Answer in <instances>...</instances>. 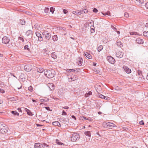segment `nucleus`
<instances>
[{
	"mask_svg": "<svg viewBox=\"0 0 148 148\" xmlns=\"http://www.w3.org/2000/svg\"><path fill=\"white\" fill-rule=\"evenodd\" d=\"M52 124L53 125L57 126L58 127H60V124L58 121H55L52 123Z\"/></svg>",
	"mask_w": 148,
	"mask_h": 148,
	"instance_id": "nucleus-17",
	"label": "nucleus"
},
{
	"mask_svg": "<svg viewBox=\"0 0 148 148\" xmlns=\"http://www.w3.org/2000/svg\"><path fill=\"white\" fill-rule=\"evenodd\" d=\"M52 39L54 41H57L58 40V37L56 35H54L52 37Z\"/></svg>",
	"mask_w": 148,
	"mask_h": 148,
	"instance_id": "nucleus-26",
	"label": "nucleus"
},
{
	"mask_svg": "<svg viewBox=\"0 0 148 148\" xmlns=\"http://www.w3.org/2000/svg\"><path fill=\"white\" fill-rule=\"evenodd\" d=\"M34 147L35 148H45V147H43V144L39 143H35Z\"/></svg>",
	"mask_w": 148,
	"mask_h": 148,
	"instance_id": "nucleus-12",
	"label": "nucleus"
},
{
	"mask_svg": "<svg viewBox=\"0 0 148 148\" xmlns=\"http://www.w3.org/2000/svg\"><path fill=\"white\" fill-rule=\"evenodd\" d=\"M45 12L46 13H48L49 12V9L48 8H45Z\"/></svg>",
	"mask_w": 148,
	"mask_h": 148,
	"instance_id": "nucleus-38",
	"label": "nucleus"
},
{
	"mask_svg": "<svg viewBox=\"0 0 148 148\" xmlns=\"http://www.w3.org/2000/svg\"><path fill=\"white\" fill-rule=\"evenodd\" d=\"M145 6L148 9V3H147L145 4Z\"/></svg>",
	"mask_w": 148,
	"mask_h": 148,
	"instance_id": "nucleus-54",
	"label": "nucleus"
},
{
	"mask_svg": "<svg viewBox=\"0 0 148 148\" xmlns=\"http://www.w3.org/2000/svg\"><path fill=\"white\" fill-rule=\"evenodd\" d=\"M91 32L92 33H94L95 32V29L92 28H91Z\"/></svg>",
	"mask_w": 148,
	"mask_h": 148,
	"instance_id": "nucleus-43",
	"label": "nucleus"
},
{
	"mask_svg": "<svg viewBox=\"0 0 148 148\" xmlns=\"http://www.w3.org/2000/svg\"><path fill=\"white\" fill-rule=\"evenodd\" d=\"M62 108L64 109H68L69 108V107L67 106H65L64 107H62Z\"/></svg>",
	"mask_w": 148,
	"mask_h": 148,
	"instance_id": "nucleus-52",
	"label": "nucleus"
},
{
	"mask_svg": "<svg viewBox=\"0 0 148 148\" xmlns=\"http://www.w3.org/2000/svg\"><path fill=\"white\" fill-rule=\"evenodd\" d=\"M9 41V38L6 36L3 37L2 39V43H4V44H8Z\"/></svg>",
	"mask_w": 148,
	"mask_h": 148,
	"instance_id": "nucleus-8",
	"label": "nucleus"
},
{
	"mask_svg": "<svg viewBox=\"0 0 148 148\" xmlns=\"http://www.w3.org/2000/svg\"><path fill=\"white\" fill-rule=\"evenodd\" d=\"M117 45L120 48H121L123 46L122 44V43L120 42H118L117 43Z\"/></svg>",
	"mask_w": 148,
	"mask_h": 148,
	"instance_id": "nucleus-29",
	"label": "nucleus"
},
{
	"mask_svg": "<svg viewBox=\"0 0 148 148\" xmlns=\"http://www.w3.org/2000/svg\"><path fill=\"white\" fill-rule=\"evenodd\" d=\"M32 101L33 102H36V101L34 99H32Z\"/></svg>",
	"mask_w": 148,
	"mask_h": 148,
	"instance_id": "nucleus-63",
	"label": "nucleus"
},
{
	"mask_svg": "<svg viewBox=\"0 0 148 148\" xmlns=\"http://www.w3.org/2000/svg\"><path fill=\"white\" fill-rule=\"evenodd\" d=\"M103 47L102 45H100L97 48L98 51L99 52L101 51L103 49Z\"/></svg>",
	"mask_w": 148,
	"mask_h": 148,
	"instance_id": "nucleus-24",
	"label": "nucleus"
},
{
	"mask_svg": "<svg viewBox=\"0 0 148 148\" xmlns=\"http://www.w3.org/2000/svg\"><path fill=\"white\" fill-rule=\"evenodd\" d=\"M84 134L87 136L90 137L91 136L90 133V131L85 132Z\"/></svg>",
	"mask_w": 148,
	"mask_h": 148,
	"instance_id": "nucleus-23",
	"label": "nucleus"
},
{
	"mask_svg": "<svg viewBox=\"0 0 148 148\" xmlns=\"http://www.w3.org/2000/svg\"><path fill=\"white\" fill-rule=\"evenodd\" d=\"M87 94L89 95H92V92L91 91H89L88 93H87Z\"/></svg>",
	"mask_w": 148,
	"mask_h": 148,
	"instance_id": "nucleus-53",
	"label": "nucleus"
},
{
	"mask_svg": "<svg viewBox=\"0 0 148 148\" xmlns=\"http://www.w3.org/2000/svg\"><path fill=\"white\" fill-rule=\"evenodd\" d=\"M73 13L75 15H80V13H79V10H76L73 11Z\"/></svg>",
	"mask_w": 148,
	"mask_h": 148,
	"instance_id": "nucleus-22",
	"label": "nucleus"
},
{
	"mask_svg": "<svg viewBox=\"0 0 148 148\" xmlns=\"http://www.w3.org/2000/svg\"><path fill=\"white\" fill-rule=\"evenodd\" d=\"M44 70V69L41 67L38 68L37 69V72L40 73H42L43 72Z\"/></svg>",
	"mask_w": 148,
	"mask_h": 148,
	"instance_id": "nucleus-20",
	"label": "nucleus"
},
{
	"mask_svg": "<svg viewBox=\"0 0 148 148\" xmlns=\"http://www.w3.org/2000/svg\"><path fill=\"white\" fill-rule=\"evenodd\" d=\"M24 49L25 50H27L28 51H29L30 50L29 49V46L28 45H26L24 46Z\"/></svg>",
	"mask_w": 148,
	"mask_h": 148,
	"instance_id": "nucleus-34",
	"label": "nucleus"
},
{
	"mask_svg": "<svg viewBox=\"0 0 148 148\" xmlns=\"http://www.w3.org/2000/svg\"><path fill=\"white\" fill-rule=\"evenodd\" d=\"M18 110L19 112H22V110H21V108H18Z\"/></svg>",
	"mask_w": 148,
	"mask_h": 148,
	"instance_id": "nucleus-57",
	"label": "nucleus"
},
{
	"mask_svg": "<svg viewBox=\"0 0 148 148\" xmlns=\"http://www.w3.org/2000/svg\"><path fill=\"white\" fill-rule=\"evenodd\" d=\"M124 16L126 17H128L129 16V15L127 13L125 12L124 13Z\"/></svg>",
	"mask_w": 148,
	"mask_h": 148,
	"instance_id": "nucleus-41",
	"label": "nucleus"
},
{
	"mask_svg": "<svg viewBox=\"0 0 148 148\" xmlns=\"http://www.w3.org/2000/svg\"><path fill=\"white\" fill-rule=\"evenodd\" d=\"M36 36L38 37V41H41L43 40V38L40 33L38 32H36Z\"/></svg>",
	"mask_w": 148,
	"mask_h": 148,
	"instance_id": "nucleus-9",
	"label": "nucleus"
},
{
	"mask_svg": "<svg viewBox=\"0 0 148 148\" xmlns=\"http://www.w3.org/2000/svg\"><path fill=\"white\" fill-rule=\"evenodd\" d=\"M3 103V101L1 99H0V104H2Z\"/></svg>",
	"mask_w": 148,
	"mask_h": 148,
	"instance_id": "nucleus-60",
	"label": "nucleus"
},
{
	"mask_svg": "<svg viewBox=\"0 0 148 148\" xmlns=\"http://www.w3.org/2000/svg\"><path fill=\"white\" fill-rule=\"evenodd\" d=\"M42 144H43V147H45V148H47V147L49 146V145L44 143H43Z\"/></svg>",
	"mask_w": 148,
	"mask_h": 148,
	"instance_id": "nucleus-40",
	"label": "nucleus"
},
{
	"mask_svg": "<svg viewBox=\"0 0 148 148\" xmlns=\"http://www.w3.org/2000/svg\"><path fill=\"white\" fill-rule=\"evenodd\" d=\"M28 89L29 90V91H30V92H32L33 90V88L31 87V86H30L29 87Z\"/></svg>",
	"mask_w": 148,
	"mask_h": 148,
	"instance_id": "nucleus-42",
	"label": "nucleus"
},
{
	"mask_svg": "<svg viewBox=\"0 0 148 148\" xmlns=\"http://www.w3.org/2000/svg\"><path fill=\"white\" fill-rule=\"evenodd\" d=\"M72 78L73 80H75L77 79V76L76 75H74L73 77H72Z\"/></svg>",
	"mask_w": 148,
	"mask_h": 148,
	"instance_id": "nucleus-39",
	"label": "nucleus"
},
{
	"mask_svg": "<svg viewBox=\"0 0 148 148\" xmlns=\"http://www.w3.org/2000/svg\"><path fill=\"white\" fill-rule=\"evenodd\" d=\"M8 128L7 126L3 125V123H0V133L4 134L8 132Z\"/></svg>",
	"mask_w": 148,
	"mask_h": 148,
	"instance_id": "nucleus-1",
	"label": "nucleus"
},
{
	"mask_svg": "<svg viewBox=\"0 0 148 148\" xmlns=\"http://www.w3.org/2000/svg\"><path fill=\"white\" fill-rule=\"evenodd\" d=\"M0 92L3 93L5 92V90L3 89L0 88Z\"/></svg>",
	"mask_w": 148,
	"mask_h": 148,
	"instance_id": "nucleus-44",
	"label": "nucleus"
},
{
	"mask_svg": "<svg viewBox=\"0 0 148 148\" xmlns=\"http://www.w3.org/2000/svg\"><path fill=\"white\" fill-rule=\"evenodd\" d=\"M79 60L78 62V64L79 66H81L82 63V59L81 57H79L78 58Z\"/></svg>",
	"mask_w": 148,
	"mask_h": 148,
	"instance_id": "nucleus-18",
	"label": "nucleus"
},
{
	"mask_svg": "<svg viewBox=\"0 0 148 148\" xmlns=\"http://www.w3.org/2000/svg\"><path fill=\"white\" fill-rule=\"evenodd\" d=\"M107 60L110 63L114 64L115 62V59L111 56H109L107 57Z\"/></svg>",
	"mask_w": 148,
	"mask_h": 148,
	"instance_id": "nucleus-6",
	"label": "nucleus"
},
{
	"mask_svg": "<svg viewBox=\"0 0 148 148\" xmlns=\"http://www.w3.org/2000/svg\"><path fill=\"white\" fill-rule=\"evenodd\" d=\"M145 26L148 27V23H147L145 24Z\"/></svg>",
	"mask_w": 148,
	"mask_h": 148,
	"instance_id": "nucleus-64",
	"label": "nucleus"
},
{
	"mask_svg": "<svg viewBox=\"0 0 148 148\" xmlns=\"http://www.w3.org/2000/svg\"><path fill=\"white\" fill-rule=\"evenodd\" d=\"M32 68V66L30 64H28L25 65L24 67V69L26 71L29 72L31 71Z\"/></svg>",
	"mask_w": 148,
	"mask_h": 148,
	"instance_id": "nucleus-7",
	"label": "nucleus"
},
{
	"mask_svg": "<svg viewBox=\"0 0 148 148\" xmlns=\"http://www.w3.org/2000/svg\"><path fill=\"white\" fill-rule=\"evenodd\" d=\"M63 11L64 14H66L68 12L67 10L66 9H63Z\"/></svg>",
	"mask_w": 148,
	"mask_h": 148,
	"instance_id": "nucleus-46",
	"label": "nucleus"
},
{
	"mask_svg": "<svg viewBox=\"0 0 148 148\" xmlns=\"http://www.w3.org/2000/svg\"><path fill=\"white\" fill-rule=\"evenodd\" d=\"M20 23L22 25H25V21L24 19H21Z\"/></svg>",
	"mask_w": 148,
	"mask_h": 148,
	"instance_id": "nucleus-31",
	"label": "nucleus"
},
{
	"mask_svg": "<svg viewBox=\"0 0 148 148\" xmlns=\"http://www.w3.org/2000/svg\"><path fill=\"white\" fill-rule=\"evenodd\" d=\"M32 31L31 30H29L27 31L26 33V34L27 36L31 35L32 34Z\"/></svg>",
	"mask_w": 148,
	"mask_h": 148,
	"instance_id": "nucleus-19",
	"label": "nucleus"
},
{
	"mask_svg": "<svg viewBox=\"0 0 148 148\" xmlns=\"http://www.w3.org/2000/svg\"><path fill=\"white\" fill-rule=\"evenodd\" d=\"M123 53L120 51H117L116 52V56L119 58H121L123 57Z\"/></svg>",
	"mask_w": 148,
	"mask_h": 148,
	"instance_id": "nucleus-10",
	"label": "nucleus"
},
{
	"mask_svg": "<svg viewBox=\"0 0 148 148\" xmlns=\"http://www.w3.org/2000/svg\"><path fill=\"white\" fill-rule=\"evenodd\" d=\"M26 111L27 112L28 115L30 116L32 115V113L29 110L26 109Z\"/></svg>",
	"mask_w": 148,
	"mask_h": 148,
	"instance_id": "nucleus-30",
	"label": "nucleus"
},
{
	"mask_svg": "<svg viewBox=\"0 0 148 148\" xmlns=\"http://www.w3.org/2000/svg\"><path fill=\"white\" fill-rule=\"evenodd\" d=\"M45 108L47 110H48V111H51V110H50V108L49 107H46Z\"/></svg>",
	"mask_w": 148,
	"mask_h": 148,
	"instance_id": "nucleus-50",
	"label": "nucleus"
},
{
	"mask_svg": "<svg viewBox=\"0 0 148 148\" xmlns=\"http://www.w3.org/2000/svg\"><path fill=\"white\" fill-rule=\"evenodd\" d=\"M51 57L54 59H56L57 58V56L55 52L52 53L51 54Z\"/></svg>",
	"mask_w": 148,
	"mask_h": 148,
	"instance_id": "nucleus-21",
	"label": "nucleus"
},
{
	"mask_svg": "<svg viewBox=\"0 0 148 148\" xmlns=\"http://www.w3.org/2000/svg\"><path fill=\"white\" fill-rule=\"evenodd\" d=\"M93 11L94 12H95V13H97V11H98V10H97L96 8H94L93 10Z\"/></svg>",
	"mask_w": 148,
	"mask_h": 148,
	"instance_id": "nucleus-45",
	"label": "nucleus"
},
{
	"mask_svg": "<svg viewBox=\"0 0 148 148\" xmlns=\"http://www.w3.org/2000/svg\"><path fill=\"white\" fill-rule=\"evenodd\" d=\"M55 10V8H53V7H51L50 8V12H52V14L53 13V12Z\"/></svg>",
	"mask_w": 148,
	"mask_h": 148,
	"instance_id": "nucleus-36",
	"label": "nucleus"
},
{
	"mask_svg": "<svg viewBox=\"0 0 148 148\" xmlns=\"http://www.w3.org/2000/svg\"><path fill=\"white\" fill-rule=\"evenodd\" d=\"M144 36L148 38V31H145L143 32Z\"/></svg>",
	"mask_w": 148,
	"mask_h": 148,
	"instance_id": "nucleus-25",
	"label": "nucleus"
},
{
	"mask_svg": "<svg viewBox=\"0 0 148 148\" xmlns=\"http://www.w3.org/2000/svg\"><path fill=\"white\" fill-rule=\"evenodd\" d=\"M11 113L14 115H19L18 113L16 111H12L11 112Z\"/></svg>",
	"mask_w": 148,
	"mask_h": 148,
	"instance_id": "nucleus-28",
	"label": "nucleus"
},
{
	"mask_svg": "<svg viewBox=\"0 0 148 148\" xmlns=\"http://www.w3.org/2000/svg\"><path fill=\"white\" fill-rule=\"evenodd\" d=\"M123 69L127 73H130L131 72V70L127 66H124L123 67Z\"/></svg>",
	"mask_w": 148,
	"mask_h": 148,
	"instance_id": "nucleus-11",
	"label": "nucleus"
},
{
	"mask_svg": "<svg viewBox=\"0 0 148 148\" xmlns=\"http://www.w3.org/2000/svg\"><path fill=\"white\" fill-rule=\"evenodd\" d=\"M41 101L42 102H43V101H47L46 100H45L44 99H41Z\"/></svg>",
	"mask_w": 148,
	"mask_h": 148,
	"instance_id": "nucleus-58",
	"label": "nucleus"
},
{
	"mask_svg": "<svg viewBox=\"0 0 148 148\" xmlns=\"http://www.w3.org/2000/svg\"><path fill=\"white\" fill-rule=\"evenodd\" d=\"M139 123L140 125H144V122L143 120H142L139 122Z\"/></svg>",
	"mask_w": 148,
	"mask_h": 148,
	"instance_id": "nucleus-47",
	"label": "nucleus"
},
{
	"mask_svg": "<svg viewBox=\"0 0 148 148\" xmlns=\"http://www.w3.org/2000/svg\"><path fill=\"white\" fill-rule=\"evenodd\" d=\"M71 117H72L73 118V119H76V118H75V116H74V115H72V116H71Z\"/></svg>",
	"mask_w": 148,
	"mask_h": 148,
	"instance_id": "nucleus-59",
	"label": "nucleus"
},
{
	"mask_svg": "<svg viewBox=\"0 0 148 148\" xmlns=\"http://www.w3.org/2000/svg\"><path fill=\"white\" fill-rule=\"evenodd\" d=\"M53 71L47 70L45 72H44L45 76L49 78H51L54 77Z\"/></svg>",
	"mask_w": 148,
	"mask_h": 148,
	"instance_id": "nucleus-2",
	"label": "nucleus"
},
{
	"mask_svg": "<svg viewBox=\"0 0 148 148\" xmlns=\"http://www.w3.org/2000/svg\"><path fill=\"white\" fill-rule=\"evenodd\" d=\"M106 13L107 14V15H110V12L109 11H108L107 12H106Z\"/></svg>",
	"mask_w": 148,
	"mask_h": 148,
	"instance_id": "nucleus-55",
	"label": "nucleus"
},
{
	"mask_svg": "<svg viewBox=\"0 0 148 148\" xmlns=\"http://www.w3.org/2000/svg\"><path fill=\"white\" fill-rule=\"evenodd\" d=\"M84 56H85L86 58L89 59H91L92 58L91 55L87 52H85L84 54Z\"/></svg>",
	"mask_w": 148,
	"mask_h": 148,
	"instance_id": "nucleus-14",
	"label": "nucleus"
},
{
	"mask_svg": "<svg viewBox=\"0 0 148 148\" xmlns=\"http://www.w3.org/2000/svg\"><path fill=\"white\" fill-rule=\"evenodd\" d=\"M138 75L140 76H143V75H142V72L140 71V70H138Z\"/></svg>",
	"mask_w": 148,
	"mask_h": 148,
	"instance_id": "nucleus-33",
	"label": "nucleus"
},
{
	"mask_svg": "<svg viewBox=\"0 0 148 148\" xmlns=\"http://www.w3.org/2000/svg\"><path fill=\"white\" fill-rule=\"evenodd\" d=\"M111 28H112L114 31H116V29L115 27H114L113 26L111 25Z\"/></svg>",
	"mask_w": 148,
	"mask_h": 148,
	"instance_id": "nucleus-48",
	"label": "nucleus"
},
{
	"mask_svg": "<svg viewBox=\"0 0 148 148\" xmlns=\"http://www.w3.org/2000/svg\"><path fill=\"white\" fill-rule=\"evenodd\" d=\"M99 97L100 98L102 99H106V97L101 94H99Z\"/></svg>",
	"mask_w": 148,
	"mask_h": 148,
	"instance_id": "nucleus-32",
	"label": "nucleus"
},
{
	"mask_svg": "<svg viewBox=\"0 0 148 148\" xmlns=\"http://www.w3.org/2000/svg\"><path fill=\"white\" fill-rule=\"evenodd\" d=\"M103 126L104 127L108 128H111L116 127L115 125L113 123L106 122L103 123Z\"/></svg>",
	"mask_w": 148,
	"mask_h": 148,
	"instance_id": "nucleus-4",
	"label": "nucleus"
},
{
	"mask_svg": "<svg viewBox=\"0 0 148 148\" xmlns=\"http://www.w3.org/2000/svg\"><path fill=\"white\" fill-rule=\"evenodd\" d=\"M63 114H64L65 115H67L66 113L65 112L64 110H63L62 111V115H63Z\"/></svg>",
	"mask_w": 148,
	"mask_h": 148,
	"instance_id": "nucleus-51",
	"label": "nucleus"
},
{
	"mask_svg": "<svg viewBox=\"0 0 148 148\" xmlns=\"http://www.w3.org/2000/svg\"><path fill=\"white\" fill-rule=\"evenodd\" d=\"M79 13H80V15L82 14L86 13L88 12V10L86 9H84L79 11Z\"/></svg>",
	"mask_w": 148,
	"mask_h": 148,
	"instance_id": "nucleus-16",
	"label": "nucleus"
},
{
	"mask_svg": "<svg viewBox=\"0 0 148 148\" xmlns=\"http://www.w3.org/2000/svg\"><path fill=\"white\" fill-rule=\"evenodd\" d=\"M69 81H70V82L72 81H73L72 80V77H71L70 78H69Z\"/></svg>",
	"mask_w": 148,
	"mask_h": 148,
	"instance_id": "nucleus-61",
	"label": "nucleus"
},
{
	"mask_svg": "<svg viewBox=\"0 0 148 148\" xmlns=\"http://www.w3.org/2000/svg\"><path fill=\"white\" fill-rule=\"evenodd\" d=\"M48 86L49 89L52 90H53L55 88L54 85L52 83H49L48 84Z\"/></svg>",
	"mask_w": 148,
	"mask_h": 148,
	"instance_id": "nucleus-13",
	"label": "nucleus"
},
{
	"mask_svg": "<svg viewBox=\"0 0 148 148\" xmlns=\"http://www.w3.org/2000/svg\"><path fill=\"white\" fill-rule=\"evenodd\" d=\"M75 70L74 69H67V71L69 72H75Z\"/></svg>",
	"mask_w": 148,
	"mask_h": 148,
	"instance_id": "nucleus-37",
	"label": "nucleus"
},
{
	"mask_svg": "<svg viewBox=\"0 0 148 148\" xmlns=\"http://www.w3.org/2000/svg\"><path fill=\"white\" fill-rule=\"evenodd\" d=\"M60 29L64 30V28L62 27H60L59 28Z\"/></svg>",
	"mask_w": 148,
	"mask_h": 148,
	"instance_id": "nucleus-62",
	"label": "nucleus"
},
{
	"mask_svg": "<svg viewBox=\"0 0 148 148\" xmlns=\"http://www.w3.org/2000/svg\"><path fill=\"white\" fill-rule=\"evenodd\" d=\"M136 42L138 44H143L144 43V41L142 39L140 38H138L136 40Z\"/></svg>",
	"mask_w": 148,
	"mask_h": 148,
	"instance_id": "nucleus-15",
	"label": "nucleus"
},
{
	"mask_svg": "<svg viewBox=\"0 0 148 148\" xmlns=\"http://www.w3.org/2000/svg\"><path fill=\"white\" fill-rule=\"evenodd\" d=\"M19 39L20 40L22 41L23 42L24 41V39L23 38H22L21 37H19Z\"/></svg>",
	"mask_w": 148,
	"mask_h": 148,
	"instance_id": "nucleus-49",
	"label": "nucleus"
},
{
	"mask_svg": "<svg viewBox=\"0 0 148 148\" xmlns=\"http://www.w3.org/2000/svg\"><path fill=\"white\" fill-rule=\"evenodd\" d=\"M89 96V95L87 94V93H86L85 95V96L86 97H88Z\"/></svg>",
	"mask_w": 148,
	"mask_h": 148,
	"instance_id": "nucleus-56",
	"label": "nucleus"
},
{
	"mask_svg": "<svg viewBox=\"0 0 148 148\" xmlns=\"http://www.w3.org/2000/svg\"><path fill=\"white\" fill-rule=\"evenodd\" d=\"M130 35H138L139 34L138 33L136 32H130Z\"/></svg>",
	"mask_w": 148,
	"mask_h": 148,
	"instance_id": "nucleus-27",
	"label": "nucleus"
},
{
	"mask_svg": "<svg viewBox=\"0 0 148 148\" xmlns=\"http://www.w3.org/2000/svg\"><path fill=\"white\" fill-rule=\"evenodd\" d=\"M43 36L46 39L49 40L51 37V34L47 31H44L42 33Z\"/></svg>",
	"mask_w": 148,
	"mask_h": 148,
	"instance_id": "nucleus-5",
	"label": "nucleus"
},
{
	"mask_svg": "<svg viewBox=\"0 0 148 148\" xmlns=\"http://www.w3.org/2000/svg\"><path fill=\"white\" fill-rule=\"evenodd\" d=\"M79 135L77 133H73L70 138V140L72 142H75L79 140Z\"/></svg>",
	"mask_w": 148,
	"mask_h": 148,
	"instance_id": "nucleus-3",
	"label": "nucleus"
},
{
	"mask_svg": "<svg viewBox=\"0 0 148 148\" xmlns=\"http://www.w3.org/2000/svg\"><path fill=\"white\" fill-rule=\"evenodd\" d=\"M56 143L59 145H64L63 143L60 142L59 140H56Z\"/></svg>",
	"mask_w": 148,
	"mask_h": 148,
	"instance_id": "nucleus-35",
	"label": "nucleus"
}]
</instances>
